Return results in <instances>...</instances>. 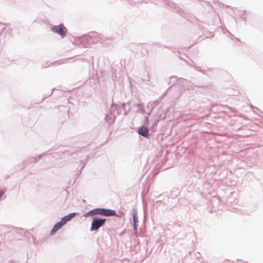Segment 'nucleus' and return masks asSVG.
I'll list each match as a JSON object with an SVG mask.
<instances>
[{
    "label": "nucleus",
    "instance_id": "obj_1",
    "mask_svg": "<svg viewBox=\"0 0 263 263\" xmlns=\"http://www.w3.org/2000/svg\"><path fill=\"white\" fill-rule=\"evenodd\" d=\"M170 80L173 83L171 87V89H175L176 88V85L179 84L181 86L180 88V91H179L177 95L174 97L175 98L179 97L181 95V92L182 91V89H184L185 84H186L187 81V80L182 79L181 78H178L177 77H170Z\"/></svg>",
    "mask_w": 263,
    "mask_h": 263
},
{
    "label": "nucleus",
    "instance_id": "obj_2",
    "mask_svg": "<svg viewBox=\"0 0 263 263\" xmlns=\"http://www.w3.org/2000/svg\"><path fill=\"white\" fill-rule=\"evenodd\" d=\"M24 236V231L21 229H12L11 231L7 232L5 236L9 241L21 240Z\"/></svg>",
    "mask_w": 263,
    "mask_h": 263
},
{
    "label": "nucleus",
    "instance_id": "obj_3",
    "mask_svg": "<svg viewBox=\"0 0 263 263\" xmlns=\"http://www.w3.org/2000/svg\"><path fill=\"white\" fill-rule=\"evenodd\" d=\"M107 219L99 217L98 216H93L92 217V222L90 228V231H98L99 229L103 227Z\"/></svg>",
    "mask_w": 263,
    "mask_h": 263
},
{
    "label": "nucleus",
    "instance_id": "obj_4",
    "mask_svg": "<svg viewBox=\"0 0 263 263\" xmlns=\"http://www.w3.org/2000/svg\"><path fill=\"white\" fill-rule=\"evenodd\" d=\"M95 215H99L105 216H120L117 214L116 212L114 210L98 208L93 209Z\"/></svg>",
    "mask_w": 263,
    "mask_h": 263
},
{
    "label": "nucleus",
    "instance_id": "obj_5",
    "mask_svg": "<svg viewBox=\"0 0 263 263\" xmlns=\"http://www.w3.org/2000/svg\"><path fill=\"white\" fill-rule=\"evenodd\" d=\"M70 153L72 154V156L76 154L78 156L79 158L80 159V162L82 164V166L81 170L83 169L88 161V152L85 151L84 149H83L76 151V152H70Z\"/></svg>",
    "mask_w": 263,
    "mask_h": 263
},
{
    "label": "nucleus",
    "instance_id": "obj_6",
    "mask_svg": "<svg viewBox=\"0 0 263 263\" xmlns=\"http://www.w3.org/2000/svg\"><path fill=\"white\" fill-rule=\"evenodd\" d=\"M80 42L85 47L95 44L98 41V38L95 35H84L80 38Z\"/></svg>",
    "mask_w": 263,
    "mask_h": 263
},
{
    "label": "nucleus",
    "instance_id": "obj_7",
    "mask_svg": "<svg viewBox=\"0 0 263 263\" xmlns=\"http://www.w3.org/2000/svg\"><path fill=\"white\" fill-rule=\"evenodd\" d=\"M116 109H117V105L116 104H112L110 108L109 112L106 115L104 119L109 124H111L114 122L116 119Z\"/></svg>",
    "mask_w": 263,
    "mask_h": 263
},
{
    "label": "nucleus",
    "instance_id": "obj_8",
    "mask_svg": "<svg viewBox=\"0 0 263 263\" xmlns=\"http://www.w3.org/2000/svg\"><path fill=\"white\" fill-rule=\"evenodd\" d=\"M148 121L149 119L148 116L145 117L144 125H143L142 126L139 127L137 131L139 135L146 138H148L149 136V129L145 126L146 125L148 124Z\"/></svg>",
    "mask_w": 263,
    "mask_h": 263
},
{
    "label": "nucleus",
    "instance_id": "obj_9",
    "mask_svg": "<svg viewBox=\"0 0 263 263\" xmlns=\"http://www.w3.org/2000/svg\"><path fill=\"white\" fill-rule=\"evenodd\" d=\"M51 30L52 32L60 35L62 37H65L67 32L66 28L63 24L53 26L51 28Z\"/></svg>",
    "mask_w": 263,
    "mask_h": 263
},
{
    "label": "nucleus",
    "instance_id": "obj_10",
    "mask_svg": "<svg viewBox=\"0 0 263 263\" xmlns=\"http://www.w3.org/2000/svg\"><path fill=\"white\" fill-rule=\"evenodd\" d=\"M117 109H116V112H117V115H121L122 114V112H123V116H126L130 110V107H129L127 109H126L125 103H120L118 105H117Z\"/></svg>",
    "mask_w": 263,
    "mask_h": 263
},
{
    "label": "nucleus",
    "instance_id": "obj_11",
    "mask_svg": "<svg viewBox=\"0 0 263 263\" xmlns=\"http://www.w3.org/2000/svg\"><path fill=\"white\" fill-rule=\"evenodd\" d=\"M47 155H51V157L53 158L58 159L59 158H62V155H64V157L66 156H72V154L70 153V152L69 151H65L64 152H58L56 153L48 154Z\"/></svg>",
    "mask_w": 263,
    "mask_h": 263
},
{
    "label": "nucleus",
    "instance_id": "obj_12",
    "mask_svg": "<svg viewBox=\"0 0 263 263\" xmlns=\"http://www.w3.org/2000/svg\"><path fill=\"white\" fill-rule=\"evenodd\" d=\"M65 224L61 219V221L58 222L57 223L54 224L52 229L50 231V234H54L57 231H58L59 229H60Z\"/></svg>",
    "mask_w": 263,
    "mask_h": 263
},
{
    "label": "nucleus",
    "instance_id": "obj_13",
    "mask_svg": "<svg viewBox=\"0 0 263 263\" xmlns=\"http://www.w3.org/2000/svg\"><path fill=\"white\" fill-rule=\"evenodd\" d=\"M76 215H77V213H75V212H72V213H69V214L61 218V220L64 222V223L65 224L68 221H70L73 217H74Z\"/></svg>",
    "mask_w": 263,
    "mask_h": 263
},
{
    "label": "nucleus",
    "instance_id": "obj_14",
    "mask_svg": "<svg viewBox=\"0 0 263 263\" xmlns=\"http://www.w3.org/2000/svg\"><path fill=\"white\" fill-rule=\"evenodd\" d=\"M137 209L136 208L133 209L132 211V214L133 216V223H138V215H137Z\"/></svg>",
    "mask_w": 263,
    "mask_h": 263
},
{
    "label": "nucleus",
    "instance_id": "obj_15",
    "mask_svg": "<svg viewBox=\"0 0 263 263\" xmlns=\"http://www.w3.org/2000/svg\"><path fill=\"white\" fill-rule=\"evenodd\" d=\"M167 200V203H166L165 201L164 202V203H165L166 205H167L168 207L172 208L174 206L173 204H171L170 202H173V201H174L175 203L177 202V199L174 198H169L167 196H165Z\"/></svg>",
    "mask_w": 263,
    "mask_h": 263
},
{
    "label": "nucleus",
    "instance_id": "obj_16",
    "mask_svg": "<svg viewBox=\"0 0 263 263\" xmlns=\"http://www.w3.org/2000/svg\"><path fill=\"white\" fill-rule=\"evenodd\" d=\"M59 108H60V111L62 112V115L64 117H66L68 116V109L66 106H60Z\"/></svg>",
    "mask_w": 263,
    "mask_h": 263
},
{
    "label": "nucleus",
    "instance_id": "obj_17",
    "mask_svg": "<svg viewBox=\"0 0 263 263\" xmlns=\"http://www.w3.org/2000/svg\"><path fill=\"white\" fill-rule=\"evenodd\" d=\"M48 154V153L46 152V153H43L41 155H40L39 156H38V157H30V161H33L34 162H37L40 159H41V158H43V156H45V155H47Z\"/></svg>",
    "mask_w": 263,
    "mask_h": 263
},
{
    "label": "nucleus",
    "instance_id": "obj_18",
    "mask_svg": "<svg viewBox=\"0 0 263 263\" xmlns=\"http://www.w3.org/2000/svg\"><path fill=\"white\" fill-rule=\"evenodd\" d=\"M84 216L85 217H89V216H95V213H94V210L93 209L92 210H91L90 211H89L88 212H86L84 215Z\"/></svg>",
    "mask_w": 263,
    "mask_h": 263
},
{
    "label": "nucleus",
    "instance_id": "obj_19",
    "mask_svg": "<svg viewBox=\"0 0 263 263\" xmlns=\"http://www.w3.org/2000/svg\"><path fill=\"white\" fill-rule=\"evenodd\" d=\"M158 120H155L153 122V124L149 127V129L152 132L155 130V126L157 124Z\"/></svg>",
    "mask_w": 263,
    "mask_h": 263
},
{
    "label": "nucleus",
    "instance_id": "obj_20",
    "mask_svg": "<svg viewBox=\"0 0 263 263\" xmlns=\"http://www.w3.org/2000/svg\"><path fill=\"white\" fill-rule=\"evenodd\" d=\"M189 65L193 66L194 67V68H195L196 71H199V72H201L202 73H204L203 71L201 70V68L200 67L195 66V65H190V64H189Z\"/></svg>",
    "mask_w": 263,
    "mask_h": 263
},
{
    "label": "nucleus",
    "instance_id": "obj_21",
    "mask_svg": "<svg viewBox=\"0 0 263 263\" xmlns=\"http://www.w3.org/2000/svg\"><path fill=\"white\" fill-rule=\"evenodd\" d=\"M54 90V88H53V89H52V91H51V93H50L49 95H44L43 96V99H42V101H43L44 99H45L46 98H48V97H49L50 95H52V92H53V91Z\"/></svg>",
    "mask_w": 263,
    "mask_h": 263
},
{
    "label": "nucleus",
    "instance_id": "obj_22",
    "mask_svg": "<svg viewBox=\"0 0 263 263\" xmlns=\"http://www.w3.org/2000/svg\"><path fill=\"white\" fill-rule=\"evenodd\" d=\"M138 223H133V229L136 231L137 230Z\"/></svg>",
    "mask_w": 263,
    "mask_h": 263
},
{
    "label": "nucleus",
    "instance_id": "obj_23",
    "mask_svg": "<svg viewBox=\"0 0 263 263\" xmlns=\"http://www.w3.org/2000/svg\"><path fill=\"white\" fill-rule=\"evenodd\" d=\"M163 196H164V195H161L159 196L158 197V198L159 199H160V200H161V199H163V200H165V199H164V198H162V197H163Z\"/></svg>",
    "mask_w": 263,
    "mask_h": 263
},
{
    "label": "nucleus",
    "instance_id": "obj_24",
    "mask_svg": "<svg viewBox=\"0 0 263 263\" xmlns=\"http://www.w3.org/2000/svg\"><path fill=\"white\" fill-rule=\"evenodd\" d=\"M140 112L142 113V114H144V109L142 107H141L140 108Z\"/></svg>",
    "mask_w": 263,
    "mask_h": 263
},
{
    "label": "nucleus",
    "instance_id": "obj_25",
    "mask_svg": "<svg viewBox=\"0 0 263 263\" xmlns=\"http://www.w3.org/2000/svg\"><path fill=\"white\" fill-rule=\"evenodd\" d=\"M159 101H158V100H155V101H154V102H153V104H158V103H159Z\"/></svg>",
    "mask_w": 263,
    "mask_h": 263
},
{
    "label": "nucleus",
    "instance_id": "obj_26",
    "mask_svg": "<svg viewBox=\"0 0 263 263\" xmlns=\"http://www.w3.org/2000/svg\"><path fill=\"white\" fill-rule=\"evenodd\" d=\"M139 105H139V104H138V103H137V104H135L134 105V107H139Z\"/></svg>",
    "mask_w": 263,
    "mask_h": 263
},
{
    "label": "nucleus",
    "instance_id": "obj_27",
    "mask_svg": "<svg viewBox=\"0 0 263 263\" xmlns=\"http://www.w3.org/2000/svg\"><path fill=\"white\" fill-rule=\"evenodd\" d=\"M4 192L3 191L0 190V198L3 195Z\"/></svg>",
    "mask_w": 263,
    "mask_h": 263
},
{
    "label": "nucleus",
    "instance_id": "obj_28",
    "mask_svg": "<svg viewBox=\"0 0 263 263\" xmlns=\"http://www.w3.org/2000/svg\"><path fill=\"white\" fill-rule=\"evenodd\" d=\"M160 238H159V239H158V240H156V243H157V244H158V242H159V241H160Z\"/></svg>",
    "mask_w": 263,
    "mask_h": 263
},
{
    "label": "nucleus",
    "instance_id": "obj_29",
    "mask_svg": "<svg viewBox=\"0 0 263 263\" xmlns=\"http://www.w3.org/2000/svg\"><path fill=\"white\" fill-rule=\"evenodd\" d=\"M215 199L216 200H217V202L218 203H219V201H218V200L217 199Z\"/></svg>",
    "mask_w": 263,
    "mask_h": 263
},
{
    "label": "nucleus",
    "instance_id": "obj_30",
    "mask_svg": "<svg viewBox=\"0 0 263 263\" xmlns=\"http://www.w3.org/2000/svg\"><path fill=\"white\" fill-rule=\"evenodd\" d=\"M192 62L194 64H195L194 62L192 61Z\"/></svg>",
    "mask_w": 263,
    "mask_h": 263
}]
</instances>
